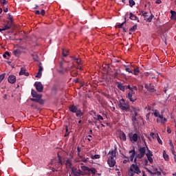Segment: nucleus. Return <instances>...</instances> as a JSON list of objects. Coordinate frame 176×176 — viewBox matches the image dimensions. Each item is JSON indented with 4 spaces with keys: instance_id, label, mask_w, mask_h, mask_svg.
I'll return each mask as SVG.
<instances>
[{
    "instance_id": "obj_19",
    "label": "nucleus",
    "mask_w": 176,
    "mask_h": 176,
    "mask_svg": "<svg viewBox=\"0 0 176 176\" xmlns=\"http://www.w3.org/2000/svg\"><path fill=\"white\" fill-rule=\"evenodd\" d=\"M120 138L122 141H126L127 140V138H126V133H124V132H121L120 134Z\"/></svg>"
},
{
    "instance_id": "obj_50",
    "label": "nucleus",
    "mask_w": 176,
    "mask_h": 176,
    "mask_svg": "<svg viewBox=\"0 0 176 176\" xmlns=\"http://www.w3.org/2000/svg\"><path fill=\"white\" fill-rule=\"evenodd\" d=\"M142 141L144 142V144L145 145V148H146V147L148 148V145H146V142H145V139L144 138H142Z\"/></svg>"
},
{
    "instance_id": "obj_7",
    "label": "nucleus",
    "mask_w": 176,
    "mask_h": 176,
    "mask_svg": "<svg viewBox=\"0 0 176 176\" xmlns=\"http://www.w3.org/2000/svg\"><path fill=\"white\" fill-rule=\"evenodd\" d=\"M146 150L148 152L146 153L147 160H148L149 163H153V158L152 157L153 156V154L152 153V151L149 150V148L146 146Z\"/></svg>"
},
{
    "instance_id": "obj_47",
    "label": "nucleus",
    "mask_w": 176,
    "mask_h": 176,
    "mask_svg": "<svg viewBox=\"0 0 176 176\" xmlns=\"http://www.w3.org/2000/svg\"><path fill=\"white\" fill-rule=\"evenodd\" d=\"M31 101H34V102H39V100L38 99L35 98H31Z\"/></svg>"
},
{
    "instance_id": "obj_60",
    "label": "nucleus",
    "mask_w": 176,
    "mask_h": 176,
    "mask_svg": "<svg viewBox=\"0 0 176 176\" xmlns=\"http://www.w3.org/2000/svg\"><path fill=\"white\" fill-rule=\"evenodd\" d=\"M171 152L173 153V155H175V151H174V148L173 149H171Z\"/></svg>"
},
{
    "instance_id": "obj_17",
    "label": "nucleus",
    "mask_w": 176,
    "mask_h": 176,
    "mask_svg": "<svg viewBox=\"0 0 176 176\" xmlns=\"http://www.w3.org/2000/svg\"><path fill=\"white\" fill-rule=\"evenodd\" d=\"M34 98H36V100H38L39 104H43V100L41 99L42 98V95L37 94V95H36Z\"/></svg>"
},
{
    "instance_id": "obj_57",
    "label": "nucleus",
    "mask_w": 176,
    "mask_h": 176,
    "mask_svg": "<svg viewBox=\"0 0 176 176\" xmlns=\"http://www.w3.org/2000/svg\"><path fill=\"white\" fill-rule=\"evenodd\" d=\"M133 89V91H134V90L138 91V88L136 86H134L133 87H132Z\"/></svg>"
},
{
    "instance_id": "obj_10",
    "label": "nucleus",
    "mask_w": 176,
    "mask_h": 176,
    "mask_svg": "<svg viewBox=\"0 0 176 176\" xmlns=\"http://www.w3.org/2000/svg\"><path fill=\"white\" fill-rule=\"evenodd\" d=\"M144 87L148 90V91H150L151 93H155V91H156V89H155L153 85H152L151 83L145 84Z\"/></svg>"
},
{
    "instance_id": "obj_24",
    "label": "nucleus",
    "mask_w": 176,
    "mask_h": 176,
    "mask_svg": "<svg viewBox=\"0 0 176 176\" xmlns=\"http://www.w3.org/2000/svg\"><path fill=\"white\" fill-rule=\"evenodd\" d=\"M21 53V51H20V50H16L13 52V54L16 56V57H18V56H20Z\"/></svg>"
},
{
    "instance_id": "obj_36",
    "label": "nucleus",
    "mask_w": 176,
    "mask_h": 176,
    "mask_svg": "<svg viewBox=\"0 0 176 176\" xmlns=\"http://www.w3.org/2000/svg\"><path fill=\"white\" fill-rule=\"evenodd\" d=\"M36 95H37V94H36V91H35V90H34V89H32V97H35V96H36Z\"/></svg>"
},
{
    "instance_id": "obj_33",
    "label": "nucleus",
    "mask_w": 176,
    "mask_h": 176,
    "mask_svg": "<svg viewBox=\"0 0 176 176\" xmlns=\"http://www.w3.org/2000/svg\"><path fill=\"white\" fill-rule=\"evenodd\" d=\"M68 50H64V49H63V57H67L68 56Z\"/></svg>"
},
{
    "instance_id": "obj_3",
    "label": "nucleus",
    "mask_w": 176,
    "mask_h": 176,
    "mask_svg": "<svg viewBox=\"0 0 176 176\" xmlns=\"http://www.w3.org/2000/svg\"><path fill=\"white\" fill-rule=\"evenodd\" d=\"M142 16H143V17H144V20L146 21H148V23H151V21H152V19L154 17L153 14H150V13L148 12H146L144 13L143 11H142Z\"/></svg>"
},
{
    "instance_id": "obj_32",
    "label": "nucleus",
    "mask_w": 176,
    "mask_h": 176,
    "mask_svg": "<svg viewBox=\"0 0 176 176\" xmlns=\"http://www.w3.org/2000/svg\"><path fill=\"white\" fill-rule=\"evenodd\" d=\"M75 68V65H72L71 66H68L66 69L65 71H71L72 69Z\"/></svg>"
},
{
    "instance_id": "obj_20",
    "label": "nucleus",
    "mask_w": 176,
    "mask_h": 176,
    "mask_svg": "<svg viewBox=\"0 0 176 176\" xmlns=\"http://www.w3.org/2000/svg\"><path fill=\"white\" fill-rule=\"evenodd\" d=\"M118 87L122 91H124L126 90V87L123 86L122 83L118 82Z\"/></svg>"
},
{
    "instance_id": "obj_43",
    "label": "nucleus",
    "mask_w": 176,
    "mask_h": 176,
    "mask_svg": "<svg viewBox=\"0 0 176 176\" xmlns=\"http://www.w3.org/2000/svg\"><path fill=\"white\" fill-rule=\"evenodd\" d=\"M69 135V132H68V126H66V133L65 137H68Z\"/></svg>"
},
{
    "instance_id": "obj_40",
    "label": "nucleus",
    "mask_w": 176,
    "mask_h": 176,
    "mask_svg": "<svg viewBox=\"0 0 176 176\" xmlns=\"http://www.w3.org/2000/svg\"><path fill=\"white\" fill-rule=\"evenodd\" d=\"M88 171H91V173L92 174H96V168H89V170H88Z\"/></svg>"
},
{
    "instance_id": "obj_41",
    "label": "nucleus",
    "mask_w": 176,
    "mask_h": 176,
    "mask_svg": "<svg viewBox=\"0 0 176 176\" xmlns=\"http://www.w3.org/2000/svg\"><path fill=\"white\" fill-rule=\"evenodd\" d=\"M97 118H98V120H104V118L101 115H98Z\"/></svg>"
},
{
    "instance_id": "obj_2",
    "label": "nucleus",
    "mask_w": 176,
    "mask_h": 176,
    "mask_svg": "<svg viewBox=\"0 0 176 176\" xmlns=\"http://www.w3.org/2000/svg\"><path fill=\"white\" fill-rule=\"evenodd\" d=\"M118 107L120 109H121L122 111H124V112H129V111H130V104H129L128 102H126L123 98L120 100Z\"/></svg>"
},
{
    "instance_id": "obj_52",
    "label": "nucleus",
    "mask_w": 176,
    "mask_h": 176,
    "mask_svg": "<svg viewBox=\"0 0 176 176\" xmlns=\"http://www.w3.org/2000/svg\"><path fill=\"white\" fill-rule=\"evenodd\" d=\"M8 20H12V15H10V14H8Z\"/></svg>"
},
{
    "instance_id": "obj_25",
    "label": "nucleus",
    "mask_w": 176,
    "mask_h": 176,
    "mask_svg": "<svg viewBox=\"0 0 176 176\" xmlns=\"http://www.w3.org/2000/svg\"><path fill=\"white\" fill-rule=\"evenodd\" d=\"M0 5H1V6H6L8 5V1L0 0Z\"/></svg>"
},
{
    "instance_id": "obj_38",
    "label": "nucleus",
    "mask_w": 176,
    "mask_h": 176,
    "mask_svg": "<svg viewBox=\"0 0 176 176\" xmlns=\"http://www.w3.org/2000/svg\"><path fill=\"white\" fill-rule=\"evenodd\" d=\"M74 60H76V64H78V65H80V59L78 58H74Z\"/></svg>"
},
{
    "instance_id": "obj_6",
    "label": "nucleus",
    "mask_w": 176,
    "mask_h": 176,
    "mask_svg": "<svg viewBox=\"0 0 176 176\" xmlns=\"http://www.w3.org/2000/svg\"><path fill=\"white\" fill-rule=\"evenodd\" d=\"M128 137L131 142H137L138 141V135L137 133H129Z\"/></svg>"
},
{
    "instance_id": "obj_63",
    "label": "nucleus",
    "mask_w": 176,
    "mask_h": 176,
    "mask_svg": "<svg viewBox=\"0 0 176 176\" xmlns=\"http://www.w3.org/2000/svg\"><path fill=\"white\" fill-rule=\"evenodd\" d=\"M3 12H5V13H7V12H8V8H3Z\"/></svg>"
},
{
    "instance_id": "obj_59",
    "label": "nucleus",
    "mask_w": 176,
    "mask_h": 176,
    "mask_svg": "<svg viewBox=\"0 0 176 176\" xmlns=\"http://www.w3.org/2000/svg\"><path fill=\"white\" fill-rule=\"evenodd\" d=\"M155 174H157V175H158V176L162 175V173L160 171L156 172Z\"/></svg>"
},
{
    "instance_id": "obj_30",
    "label": "nucleus",
    "mask_w": 176,
    "mask_h": 176,
    "mask_svg": "<svg viewBox=\"0 0 176 176\" xmlns=\"http://www.w3.org/2000/svg\"><path fill=\"white\" fill-rule=\"evenodd\" d=\"M129 6H131V8H133V6L135 5V2L134 1V0H129Z\"/></svg>"
},
{
    "instance_id": "obj_51",
    "label": "nucleus",
    "mask_w": 176,
    "mask_h": 176,
    "mask_svg": "<svg viewBox=\"0 0 176 176\" xmlns=\"http://www.w3.org/2000/svg\"><path fill=\"white\" fill-rule=\"evenodd\" d=\"M126 89H129L130 90L129 91H133V87H130V85H128Z\"/></svg>"
},
{
    "instance_id": "obj_9",
    "label": "nucleus",
    "mask_w": 176,
    "mask_h": 176,
    "mask_svg": "<svg viewBox=\"0 0 176 176\" xmlns=\"http://www.w3.org/2000/svg\"><path fill=\"white\" fill-rule=\"evenodd\" d=\"M34 86L38 93H42V91H43V85L41 82H36Z\"/></svg>"
},
{
    "instance_id": "obj_54",
    "label": "nucleus",
    "mask_w": 176,
    "mask_h": 176,
    "mask_svg": "<svg viewBox=\"0 0 176 176\" xmlns=\"http://www.w3.org/2000/svg\"><path fill=\"white\" fill-rule=\"evenodd\" d=\"M45 10H41V12H40V14H41L42 16H45Z\"/></svg>"
},
{
    "instance_id": "obj_46",
    "label": "nucleus",
    "mask_w": 176,
    "mask_h": 176,
    "mask_svg": "<svg viewBox=\"0 0 176 176\" xmlns=\"http://www.w3.org/2000/svg\"><path fill=\"white\" fill-rule=\"evenodd\" d=\"M124 23H126V18H125V21L120 25H118L117 27H118V28H122Z\"/></svg>"
},
{
    "instance_id": "obj_1",
    "label": "nucleus",
    "mask_w": 176,
    "mask_h": 176,
    "mask_svg": "<svg viewBox=\"0 0 176 176\" xmlns=\"http://www.w3.org/2000/svg\"><path fill=\"white\" fill-rule=\"evenodd\" d=\"M128 174L129 176H134L135 174L140 175L141 174V168L137 164H132L129 167Z\"/></svg>"
},
{
    "instance_id": "obj_45",
    "label": "nucleus",
    "mask_w": 176,
    "mask_h": 176,
    "mask_svg": "<svg viewBox=\"0 0 176 176\" xmlns=\"http://www.w3.org/2000/svg\"><path fill=\"white\" fill-rule=\"evenodd\" d=\"M42 76V72H38L37 75L36 76V78H41Z\"/></svg>"
},
{
    "instance_id": "obj_31",
    "label": "nucleus",
    "mask_w": 176,
    "mask_h": 176,
    "mask_svg": "<svg viewBox=\"0 0 176 176\" xmlns=\"http://www.w3.org/2000/svg\"><path fill=\"white\" fill-rule=\"evenodd\" d=\"M81 170H82L83 171H89V167L86 166H82L80 167Z\"/></svg>"
},
{
    "instance_id": "obj_58",
    "label": "nucleus",
    "mask_w": 176,
    "mask_h": 176,
    "mask_svg": "<svg viewBox=\"0 0 176 176\" xmlns=\"http://www.w3.org/2000/svg\"><path fill=\"white\" fill-rule=\"evenodd\" d=\"M145 166H148V160H144Z\"/></svg>"
},
{
    "instance_id": "obj_15",
    "label": "nucleus",
    "mask_w": 176,
    "mask_h": 176,
    "mask_svg": "<svg viewBox=\"0 0 176 176\" xmlns=\"http://www.w3.org/2000/svg\"><path fill=\"white\" fill-rule=\"evenodd\" d=\"M19 75H25V76H28L30 73L25 72V67H21V71L19 72Z\"/></svg>"
},
{
    "instance_id": "obj_5",
    "label": "nucleus",
    "mask_w": 176,
    "mask_h": 176,
    "mask_svg": "<svg viewBox=\"0 0 176 176\" xmlns=\"http://www.w3.org/2000/svg\"><path fill=\"white\" fill-rule=\"evenodd\" d=\"M131 117H132V121L133 123H135L137 121V116H138V112L137 111V109L133 108V109L131 111Z\"/></svg>"
},
{
    "instance_id": "obj_56",
    "label": "nucleus",
    "mask_w": 176,
    "mask_h": 176,
    "mask_svg": "<svg viewBox=\"0 0 176 176\" xmlns=\"http://www.w3.org/2000/svg\"><path fill=\"white\" fill-rule=\"evenodd\" d=\"M3 98V100H8V95L4 94Z\"/></svg>"
},
{
    "instance_id": "obj_29",
    "label": "nucleus",
    "mask_w": 176,
    "mask_h": 176,
    "mask_svg": "<svg viewBox=\"0 0 176 176\" xmlns=\"http://www.w3.org/2000/svg\"><path fill=\"white\" fill-rule=\"evenodd\" d=\"M80 173H81L80 169H78V170L74 173V176H80Z\"/></svg>"
},
{
    "instance_id": "obj_28",
    "label": "nucleus",
    "mask_w": 176,
    "mask_h": 176,
    "mask_svg": "<svg viewBox=\"0 0 176 176\" xmlns=\"http://www.w3.org/2000/svg\"><path fill=\"white\" fill-rule=\"evenodd\" d=\"M162 115H160V113L157 111L155 110L154 112V116H155V118H160Z\"/></svg>"
},
{
    "instance_id": "obj_11",
    "label": "nucleus",
    "mask_w": 176,
    "mask_h": 176,
    "mask_svg": "<svg viewBox=\"0 0 176 176\" xmlns=\"http://www.w3.org/2000/svg\"><path fill=\"white\" fill-rule=\"evenodd\" d=\"M166 122H167V118L162 116H160V118L157 119V123H160L161 124H166Z\"/></svg>"
},
{
    "instance_id": "obj_61",
    "label": "nucleus",
    "mask_w": 176,
    "mask_h": 176,
    "mask_svg": "<svg viewBox=\"0 0 176 176\" xmlns=\"http://www.w3.org/2000/svg\"><path fill=\"white\" fill-rule=\"evenodd\" d=\"M150 135H151L153 138H155V133H151Z\"/></svg>"
},
{
    "instance_id": "obj_53",
    "label": "nucleus",
    "mask_w": 176,
    "mask_h": 176,
    "mask_svg": "<svg viewBox=\"0 0 176 176\" xmlns=\"http://www.w3.org/2000/svg\"><path fill=\"white\" fill-rule=\"evenodd\" d=\"M167 133H168V134H171V129H170V128H167Z\"/></svg>"
},
{
    "instance_id": "obj_34",
    "label": "nucleus",
    "mask_w": 176,
    "mask_h": 176,
    "mask_svg": "<svg viewBox=\"0 0 176 176\" xmlns=\"http://www.w3.org/2000/svg\"><path fill=\"white\" fill-rule=\"evenodd\" d=\"M133 75H138L140 74V69L135 68L134 69V72H133Z\"/></svg>"
},
{
    "instance_id": "obj_42",
    "label": "nucleus",
    "mask_w": 176,
    "mask_h": 176,
    "mask_svg": "<svg viewBox=\"0 0 176 176\" xmlns=\"http://www.w3.org/2000/svg\"><path fill=\"white\" fill-rule=\"evenodd\" d=\"M125 71H126V72H129V74H133V70L130 69V68H129V67H126V68L125 69Z\"/></svg>"
},
{
    "instance_id": "obj_49",
    "label": "nucleus",
    "mask_w": 176,
    "mask_h": 176,
    "mask_svg": "<svg viewBox=\"0 0 176 176\" xmlns=\"http://www.w3.org/2000/svg\"><path fill=\"white\" fill-rule=\"evenodd\" d=\"M169 145H170L171 149H174V144H173V142L171 141H170Z\"/></svg>"
},
{
    "instance_id": "obj_8",
    "label": "nucleus",
    "mask_w": 176,
    "mask_h": 176,
    "mask_svg": "<svg viewBox=\"0 0 176 176\" xmlns=\"http://www.w3.org/2000/svg\"><path fill=\"white\" fill-rule=\"evenodd\" d=\"M135 94V92L134 91H129L128 94L126 95V98H129L132 102H134L137 100V98L135 96H133Z\"/></svg>"
},
{
    "instance_id": "obj_14",
    "label": "nucleus",
    "mask_w": 176,
    "mask_h": 176,
    "mask_svg": "<svg viewBox=\"0 0 176 176\" xmlns=\"http://www.w3.org/2000/svg\"><path fill=\"white\" fill-rule=\"evenodd\" d=\"M107 163H108L109 167H113L115 166V164H116V160L108 159Z\"/></svg>"
},
{
    "instance_id": "obj_39",
    "label": "nucleus",
    "mask_w": 176,
    "mask_h": 176,
    "mask_svg": "<svg viewBox=\"0 0 176 176\" xmlns=\"http://www.w3.org/2000/svg\"><path fill=\"white\" fill-rule=\"evenodd\" d=\"M10 26H9V25H5L4 27H3V30H4V31H6V30H10Z\"/></svg>"
},
{
    "instance_id": "obj_22",
    "label": "nucleus",
    "mask_w": 176,
    "mask_h": 176,
    "mask_svg": "<svg viewBox=\"0 0 176 176\" xmlns=\"http://www.w3.org/2000/svg\"><path fill=\"white\" fill-rule=\"evenodd\" d=\"M170 14H171L170 19H172V20H175V21H176V12L173 11V10H170Z\"/></svg>"
},
{
    "instance_id": "obj_18",
    "label": "nucleus",
    "mask_w": 176,
    "mask_h": 176,
    "mask_svg": "<svg viewBox=\"0 0 176 176\" xmlns=\"http://www.w3.org/2000/svg\"><path fill=\"white\" fill-rule=\"evenodd\" d=\"M69 109L71 112H73V113H76V112L78 111V107H76L75 105H72L69 107Z\"/></svg>"
},
{
    "instance_id": "obj_13",
    "label": "nucleus",
    "mask_w": 176,
    "mask_h": 176,
    "mask_svg": "<svg viewBox=\"0 0 176 176\" xmlns=\"http://www.w3.org/2000/svg\"><path fill=\"white\" fill-rule=\"evenodd\" d=\"M116 158V152L112 150L109 152V159L115 160Z\"/></svg>"
},
{
    "instance_id": "obj_12",
    "label": "nucleus",
    "mask_w": 176,
    "mask_h": 176,
    "mask_svg": "<svg viewBox=\"0 0 176 176\" xmlns=\"http://www.w3.org/2000/svg\"><path fill=\"white\" fill-rule=\"evenodd\" d=\"M8 80L9 83H11V85H13V83H16V76L14 75L9 76Z\"/></svg>"
},
{
    "instance_id": "obj_27",
    "label": "nucleus",
    "mask_w": 176,
    "mask_h": 176,
    "mask_svg": "<svg viewBox=\"0 0 176 176\" xmlns=\"http://www.w3.org/2000/svg\"><path fill=\"white\" fill-rule=\"evenodd\" d=\"M100 157H101V156L100 155H91V158L93 160H96V159H100Z\"/></svg>"
},
{
    "instance_id": "obj_4",
    "label": "nucleus",
    "mask_w": 176,
    "mask_h": 176,
    "mask_svg": "<svg viewBox=\"0 0 176 176\" xmlns=\"http://www.w3.org/2000/svg\"><path fill=\"white\" fill-rule=\"evenodd\" d=\"M139 153L137 155V157L138 159H142L144 156H145V153L146 152V147H140L139 149Z\"/></svg>"
},
{
    "instance_id": "obj_37",
    "label": "nucleus",
    "mask_w": 176,
    "mask_h": 176,
    "mask_svg": "<svg viewBox=\"0 0 176 176\" xmlns=\"http://www.w3.org/2000/svg\"><path fill=\"white\" fill-rule=\"evenodd\" d=\"M136 30H137V26L136 25H135L129 29V31H135Z\"/></svg>"
},
{
    "instance_id": "obj_55",
    "label": "nucleus",
    "mask_w": 176,
    "mask_h": 176,
    "mask_svg": "<svg viewBox=\"0 0 176 176\" xmlns=\"http://www.w3.org/2000/svg\"><path fill=\"white\" fill-rule=\"evenodd\" d=\"M43 71V67H42V66H40L38 69V72H42Z\"/></svg>"
},
{
    "instance_id": "obj_26",
    "label": "nucleus",
    "mask_w": 176,
    "mask_h": 176,
    "mask_svg": "<svg viewBox=\"0 0 176 176\" xmlns=\"http://www.w3.org/2000/svg\"><path fill=\"white\" fill-rule=\"evenodd\" d=\"M163 156H164V159L167 162L168 161V155H167V153H166V151H163Z\"/></svg>"
},
{
    "instance_id": "obj_48",
    "label": "nucleus",
    "mask_w": 176,
    "mask_h": 176,
    "mask_svg": "<svg viewBox=\"0 0 176 176\" xmlns=\"http://www.w3.org/2000/svg\"><path fill=\"white\" fill-rule=\"evenodd\" d=\"M157 142H159V144H161V145L163 144V142H162V140L159 136H157Z\"/></svg>"
},
{
    "instance_id": "obj_44",
    "label": "nucleus",
    "mask_w": 176,
    "mask_h": 176,
    "mask_svg": "<svg viewBox=\"0 0 176 176\" xmlns=\"http://www.w3.org/2000/svg\"><path fill=\"white\" fill-rule=\"evenodd\" d=\"M3 79H5V74H3L0 75V83L2 82Z\"/></svg>"
},
{
    "instance_id": "obj_16",
    "label": "nucleus",
    "mask_w": 176,
    "mask_h": 176,
    "mask_svg": "<svg viewBox=\"0 0 176 176\" xmlns=\"http://www.w3.org/2000/svg\"><path fill=\"white\" fill-rule=\"evenodd\" d=\"M129 153H131V155L129 156V160L131 162H133L134 160V156H135V151L131 150L129 151Z\"/></svg>"
},
{
    "instance_id": "obj_64",
    "label": "nucleus",
    "mask_w": 176,
    "mask_h": 176,
    "mask_svg": "<svg viewBox=\"0 0 176 176\" xmlns=\"http://www.w3.org/2000/svg\"><path fill=\"white\" fill-rule=\"evenodd\" d=\"M156 3H162V1L161 0H156Z\"/></svg>"
},
{
    "instance_id": "obj_21",
    "label": "nucleus",
    "mask_w": 176,
    "mask_h": 176,
    "mask_svg": "<svg viewBox=\"0 0 176 176\" xmlns=\"http://www.w3.org/2000/svg\"><path fill=\"white\" fill-rule=\"evenodd\" d=\"M76 115L77 118H80L83 116V112H82V110L80 109H77V111H76Z\"/></svg>"
},
{
    "instance_id": "obj_62",
    "label": "nucleus",
    "mask_w": 176,
    "mask_h": 176,
    "mask_svg": "<svg viewBox=\"0 0 176 176\" xmlns=\"http://www.w3.org/2000/svg\"><path fill=\"white\" fill-rule=\"evenodd\" d=\"M35 14H41V12H39V10H36Z\"/></svg>"
},
{
    "instance_id": "obj_23",
    "label": "nucleus",
    "mask_w": 176,
    "mask_h": 176,
    "mask_svg": "<svg viewBox=\"0 0 176 176\" xmlns=\"http://www.w3.org/2000/svg\"><path fill=\"white\" fill-rule=\"evenodd\" d=\"M129 19L131 20H138L137 16L134 15L132 12H130L129 14Z\"/></svg>"
},
{
    "instance_id": "obj_35",
    "label": "nucleus",
    "mask_w": 176,
    "mask_h": 176,
    "mask_svg": "<svg viewBox=\"0 0 176 176\" xmlns=\"http://www.w3.org/2000/svg\"><path fill=\"white\" fill-rule=\"evenodd\" d=\"M66 166H67L68 167H71V166H72L71 160H67Z\"/></svg>"
}]
</instances>
